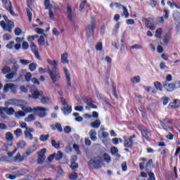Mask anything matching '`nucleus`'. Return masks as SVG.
<instances>
[{
  "mask_svg": "<svg viewBox=\"0 0 180 180\" xmlns=\"http://www.w3.org/2000/svg\"><path fill=\"white\" fill-rule=\"evenodd\" d=\"M88 165L92 169H99V168H102V158L99 157L93 158L89 161Z\"/></svg>",
  "mask_w": 180,
  "mask_h": 180,
  "instance_id": "obj_1",
  "label": "nucleus"
},
{
  "mask_svg": "<svg viewBox=\"0 0 180 180\" xmlns=\"http://www.w3.org/2000/svg\"><path fill=\"white\" fill-rule=\"evenodd\" d=\"M96 27V19L95 18H91V22L90 25H89L86 29V36L89 39L92 36H94V30Z\"/></svg>",
  "mask_w": 180,
  "mask_h": 180,
  "instance_id": "obj_2",
  "label": "nucleus"
},
{
  "mask_svg": "<svg viewBox=\"0 0 180 180\" xmlns=\"http://www.w3.org/2000/svg\"><path fill=\"white\" fill-rule=\"evenodd\" d=\"M47 72H49L51 81L53 82V84H56V82H58V81L61 78V76L60 75V72L58 70H51L50 68H47Z\"/></svg>",
  "mask_w": 180,
  "mask_h": 180,
  "instance_id": "obj_3",
  "label": "nucleus"
},
{
  "mask_svg": "<svg viewBox=\"0 0 180 180\" xmlns=\"http://www.w3.org/2000/svg\"><path fill=\"white\" fill-rule=\"evenodd\" d=\"M11 91V94H16L18 92V86L12 83H7L4 85L3 89L4 94H8Z\"/></svg>",
  "mask_w": 180,
  "mask_h": 180,
  "instance_id": "obj_4",
  "label": "nucleus"
},
{
  "mask_svg": "<svg viewBox=\"0 0 180 180\" xmlns=\"http://www.w3.org/2000/svg\"><path fill=\"white\" fill-rule=\"evenodd\" d=\"M0 25L3 30H4V32H9V33H11V32H12V29L15 27V25L12 21H8L7 22V25L6 22H5V21H1Z\"/></svg>",
  "mask_w": 180,
  "mask_h": 180,
  "instance_id": "obj_5",
  "label": "nucleus"
},
{
  "mask_svg": "<svg viewBox=\"0 0 180 180\" xmlns=\"http://www.w3.org/2000/svg\"><path fill=\"white\" fill-rule=\"evenodd\" d=\"M60 101L62 102V105H64V107L62 108V110L63 111L64 115H70V113L72 112V108L70 105H68V103L65 99L60 98Z\"/></svg>",
  "mask_w": 180,
  "mask_h": 180,
  "instance_id": "obj_6",
  "label": "nucleus"
},
{
  "mask_svg": "<svg viewBox=\"0 0 180 180\" xmlns=\"http://www.w3.org/2000/svg\"><path fill=\"white\" fill-rule=\"evenodd\" d=\"M46 148H42L38 152L37 164L41 165L46 161Z\"/></svg>",
  "mask_w": 180,
  "mask_h": 180,
  "instance_id": "obj_7",
  "label": "nucleus"
},
{
  "mask_svg": "<svg viewBox=\"0 0 180 180\" xmlns=\"http://www.w3.org/2000/svg\"><path fill=\"white\" fill-rule=\"evenodd\" d=\"M33 112H37L39 117H44L46 116V112H49V108L44 107H34Z\"/></svg>",
  "mask_w": 180,
  "mask_h": 180,
  "instance_id": "obj_8",
  "label": "nucleus"
},
{
  "mask_svg": "<svg viewBox=\"0 0 180 180\" xmlns=\"http://www.w3.org/2000/svg\"><path fill=\"white\" fill-rule=\"evenodd\" d=\"M3 2V8H5L6 11H8L12 15V16H15V12H13V10L12 8V4L9 0H1Z\"/></svg>",
  "mask_w": 180,
  "mask_h": 180,
  "instance_id": "obj_9",
  "label": "nucleus"
},
{
  "mask_svg": "<svg viewBox=\"0 0 180 180\" xmlns=\"http://www.w3.org/2000/svg\"><path fill=\"white\" fill-rule=\"evenodd\" d=\"M139 131L141 133V136L142 137H144L146 139V140H150V136H151V133L150 132V131L147 129V127H139Z\"/></svg>",
  "mask_w": 180,
  "mask_h": 180,
  "instance_id": "obj_10",
  "label": "nucleus"
},
{
  "mask_svg": "<svg viewBox=\"0 0 180 180\" xmlns=\"http://www.w3.org/2000/svg\"><path fill=\"white\" fill-rule=\"evenodd\" d=\"M163 86L167 92H174L176 88L175 83H168L167 82L163 83Z\"/></svg>",
  "mask_w": 180,
  "mask_h": 180,
  "instance_id": "obj_11",
  "label": "nucleus"
},
{
  "mask_svg": "<svg viewBox=\"0 0 180 180\" xmlns=\"http://www.w3.org/2000/svg\"><path fill=\"white\" fill-rule=\"evenodd\" d=\"M77 158L76 155L72 156L70 160V168L72 171H77V169H78V163H77Z\"/></svg>",
  "mask_w": 180,
  "mask_h": 180,
  "instance_id": "obj_12",
  "label": "nucleus"
},
{
  "mask_svg": "<svg viewBox=\"0 0 180 180\" xmlns=\"http://www.w3.org/2000/svg\"><path fill=\"white\" fill-rule=\"evenodd\" d=\"M30 49L32 53H34L35 57L39 60V58H40V56L39 55V49H37V46H36V44H34L33 42H31Z\"/></svg>",
  "mask_w": 180,
  "mask_h": 180,
  "instance_id": "obj_13",
  "label": "nucleus"
},
{
  "mask_svg": "<svg viewBox=\"0 0 180 180\" xmlns=\"http://www.w3.org/2000/svg\"><path fill=\"white\" fill-rule=\"evenodd\" d=\"M34 131V129L33 128H27V130L25 131V136L26 139H29V140H33V133Z\"/></svg>",
  "mask_w": 180,
  "mask_h": 180,
  "instance_id": "obj_14",
  "label": "nucleus"
},
{
  "mask_svg": "<svg viewBox=\"0 0 180 180\" xmlns=\"http://www.w3.org/2000/svg\"><path fill=\"white\" fill-rule=\"evenodd\" d=\"M63 71L65 75L68 86H71V76L70 75V71H68V69H67L66 68L63 69Z\"/></svg>",
  "mask_w": 180,
  "mask_h": 180,
  "instance_id": "obj_15",
  "label": "nucleus"
},
{
  "mask_svg": "<svg viewBox=\"0 0 180 180\" xmlns=\"http://www.w3.org/2000/svg\"><path fill=\"white\" fill-rule=\"evenodd\" d=\"M74 18H75V15L72 13V10L71 9V7L68 8V19L71 22V23H74Z\"/></svg>",
  "mask_w": 180,
  "mask_h": 180,
  "instance_id": "obj_16",
  "label": "nucleus"
},
{
  "mask_svg": "<svg viewBox=\"0 0 180 180\" xmlns=\"http://www.w3.org/2000/svg\"><path fill=\"white\" fill-rule=\"evenodd\" d=\"M43 97V92L41 91L35 90L32 93V98L34 99H41Z\"/></svg>",
  "mask_w": 180,
  "mask_h": 180,
  "instance_id": "obj_17",
  "label": "nucleus"
},
{
  "mask_svg": "<svg viewBox=\"0 0 180 180\" xmlns=\"http://www.w3.org/2000/svg\"><path fill=\"white\" fill-rule=\"evenodd\" d=\"M47 63H48V64H50V65H51L53 67V68H52V70H51V71L58 70V68H57V67H58V64H57V61L48 59Z\"/></svg>",
  "mask_w": 180,
  "mask_h": 180,
  "instance_id": "obj_18",
  "label": "nucleus"
},
{
  "mask_svg": "<svg viewBox=\"0 0 180 180\" xmlns=\"http://www.w3.org/2000/svg\"><path fill=\"white\" fill-rule=\"evenodd\" d=\"M6 139L7 142H8L7 144L8 146H12V144L13 143V134L12 133H11V132H7L6 134Z\"/></svg>",
  "mask_w": 180,
  "mask_h": 180,
  "instance_id": "obj_19",
  "label": "nucleus"
},
{
  "mask_svg": "<svg viewBox=\"0 0 180 180\" xmlns=\"http://www.w3.org/2000/svg\"><path fill=\"white\" fill-rule=\"evenodd\" d=\"M89 135L92 141H96V140H98V137L96 136H97L96 130L95 129L90 130Z\"/></svg>",
  "mask_w": 180,
  "mask_h": 180,
  "instance_id": "obj_20",
  "label": "nucleus"
},
{
  "mask_svg": "<svg viewBox=\"0 0 180 180\" xmlns=\"http://www.w3.org/2000/svg\"><path fill=\"white\" fill-rule=\"evenodd\" d=\"M163 12L165 13L164 17H160L158 18L159 23H164V19H168L169 16V11L167 9H164Z\"/></svg>",
  "mask_w": 180,
  "mask_h": 180,
  "instance_id": "obj_21",
  "label": "nucleus"
},
{
  "mask_svg": "<svg viewBox=\"0 0 180 180\" xmlns=\"http://www.w3.org/2000/svg\"><path fill=\"white\" fill-rule=\"evenodd\" d=\"M16 103H18V100L16 99H10L5 102V107L8 108V106H16Z\"/></svg>",
  "mask_w": 180,
  "mask_h": 180,
  "instance_id": "obj_22",
  "label": "nucleus"
},
{
  "mask_svg": "<svg viewBox=\"0 0 180 180\" xmlns=\"http://www.w3.org/2000/svg\"><path fill=\"white\" fill-rule=\"evenodd\" d=\"M37 150V146L34 145L32 147H30L26 152H25V155L27 157H29V155H31V154H33Z\"/></svg>",
  "mask_w": 180,
  "mask_h": 180,
  "instance_id": "obj_23",
  "label": "nucleus"
},
{
  "mask_svg": "<svg viewBox=\"0 0 180 180\" xmlns=\"http://www.w3.org/2000/svg\"><path fill=\"white\" fill-rule=\"evenodd\" d=\"M98 107L94 103H92V99L89 98L87 100V106H86V109L87 110H91V109H96Z\"/></svg>",
  "mask_w": 180,
  "mask_h": 180,
  "instance_id": "obj_24",
  "label": "nucleus"
},
{
  "mask_svg": "<svg viewBox=\"0 0 180 180\" xmlns=\"http://www.w3.org/2000/svg\"><path fill=\"white\" fill-rule=\"evenodd\" d=\"M0 116L3 117V119H6L8 117L6 107H0Z\"/></svg>",
  "mask_w": 180,
  "mask_h": 180,
  "instance_id": "obj_25",
  "label": "nucleus"
},
{
  "mask_svg": "<svg viewBox=\"0 0 180 180\" xmlns=\"http://www.w3.org/2000/svg\"><path fill=\"white\" fill-rule=\"evenodd\" d=\"M124 147H127V148L131 147V146H133L132 139L129 138H124Z\"/></svg>",
  "mask_w": 180,
  "mask_h": 180,
  "instance_id": "obj_26",
  "label": "nucleus"
},
{
  "mask_svg": "<svg viewBox=\"0 0 180 180\" xmlns=\"http://www.w3.org/2000/svg\"><path fill=\"white\" fill-rule=\"evenodd\" d=\"M91 127H92V129H99V127H101V120H97L93 122H91L90 124Z\"/></svg>",
  "mask_w": 180,
  "mask_h": 180,
  "instance_id": "obj_27",
  "label": "nucleus"
},
{
  "mask_svg": "<svg viewBox=\"0 0 180 180\" xmlns=\"http://www.w3.org/2000/svg\"><path fill=\"white\" fill-rule=\"evenodd\" d=\"M101 136L103 139H108L109 137V133L104 131L103 129H100L98 131V137H100V139Z\"/></svg>",
  "mask_w": 180,
  "mask_h": 180,
  "instance_id": "obj_28",
  "label": "nucleus"
},
{
  "mask_svg": "<svg viewBox=\"0 0 180 180\" xmlns=\"http://www.w3.org/2000/svg\"><path fill=\"white\" fill-rule=\"evenodd\" d=\"M27 155H24L23 156L20 155V153H17L15 156V161H18V162H23L25 160V158H27Z\"/></svg>",
  "mask_w": 180,
  "mask_h": 180,
  "instance_id": "obj_29",
  "label": "nucleus"
},
{
  "mask_svg": "<svg viewBox=\"0 0 180 180\" xmlns=\"http://www.w3.org/2000/svg\"><path fill=\"white\" fill-rule=\"evenodd\" d=\"M68 53H64L62 56H61V61L63 63V64H68Z\"/></svg>",
  "mask_w": 180,
  "mask_h": 180,
  "instance_id": "obj_30",
  "label": "nucleus"
},
{
  "mask_svg": "<svg viewBox=\"0 0 180 180\" xmlns=\"http://www.w3.org/2000/svg\"><path fill=\"white\" fill-rule=\"evenodd\" d=\"M51 127L53 129V130H56V129H57V130H58L60 132L63 131V127H61V124L58 122L55 125H51Z\"/></svg>",
  "mask_w": 180,
  "mask_h": 180,
  "instance_id": "obj_31",
  "label": "nucleus"
},
{
  "mask_svg": "<svg viewBox=\"0 0 180 180\" xmlns=\"http://www.w3.org/2000/svg\"><path fill=\"white\" fill-rule=\"evenodd\" d=\"M6 112H7V115L8 116H12L13 115H15V109H13V108H12V107H11V108L6 107Z\"/></svg>",
  "mask_w": 180,
  "mask_h": 180,
  "instance_id": "obj_32",
  "label": "nucleus"
},
{
  "mask_svg": "<svg viewBox=\"0 0 180 180\" xmlns=\"http://www.w3.org/2000/svg\"><path fill=\"white\" fill-rule=\"evenodd\" d=\"M160 124H161L162 129L164 130H165L166 131H171L172 130V127H169L167 126L165 124V123H164V122H162V120H160Z\"/></svg>",
  "mask_w": 180,
  "mask_h": 180,
  "instance_id": "obj_33",
  "label": "nucleus"
},
{
  "mask_svg": "<svg viewBox=\"0 0 180 180\" xmlns=\"http://www.w3.org/2000/svg\"><path fill=\"white\" fill-rule=\"evenodd\" d=\"M151 168H153V160L150 159L148 160V162L146 165V172H148V171H150V169H151Z\"/></svg>",
  "mask_w": 180,
  "mask_h": 180,
  "instance_id": "obj_34",
  "label": "nucleus"
},
{
  "mask_svg": "<svg viewBox=\"0 0 180 180\" xmlns=\"http://www.w3.org/2000/svg\"><path fill=\"white\" fill-rule=\"evenodd\" d=\"M142 22H145L146 26H150V25H152L151 20H153V18H141Z\"/></svg>",
  "mask_w": 180,
  "mask_h": 180,
  "instance_id": "obj_35",
  "label": "nucleus"
},
{
  "mask_svg": "<svg viewBox=\"0 0 180 180\" xmlns=\"http://www.w3.org/2000/svg\"><path fill=\"white\" fill-rule=\"evenodd\" d=\"M36 120V116L32 114H30L25 119V122H34Z\"/></svg>",
  "mask_w": 180,
  "mask_h": 180,
  "instance_id": "obj_36",
  "label": "nucleus"
},
{
  "mask_svg": "<svg viewBox=\"0 0 180 180\" xmlns=\"http://www.w3.org/2000/svg\"><path fill=\"white\" fill-rule=\"evenodd\" d=\"M44 35H41L39 37L38 39V44H39V46H44V44H46V39H44Z\"/></svg>",
  "mask_w": 180,
  "mask_h": 180,
  "instance_id": "obj_37",
  "label": "nucleus"
},
{
  "mask_svg": "<svg viewBox=\"0 0 180 180\" xmlns=\"http://www.w3.org/2000/svg\"><path fill=\"white\" fill-rule=\"evenodd\" d=\"M140 81H141L140 76H134L131 79V82L133 84H139Z\"/></svg>",
  "mask_w": 180,
  "mask_h": 180,
  "instance_id": "obj_38",
  "label": "nucleus"
},
{
  "mask_svg": "<svg viewBox=\"0 0 180 180\" xmlns=\"http://www.w3.org/2000/svg\"><path fill=\"white\" fill-rule=\"evenodd\" d=\"M53 157H55L57 161H60L63 158V153L61 151H58L57 153H53Z\"/></svg>",
  "mask_w": 180,
  "mask_h": 180,
  "instance_id": "obj_39",
  "label": "nucleus"
},
{
  "mask_svg": "<svg viewBox=\"0 0 180 180\" xmlns=\"http://www.w3.org/2000/svg\"><path fill=\"white\" fill-rule=\"evenodd\" d=\"M21 108L22 110H23V112H25L26 113H32V112H33V109H32V108L27 107L26 105H22Z\"/></svg>",
  "mask_w": 180,
  "mask_h": 180,
  "instance_id": "obj_40",
  "label": "nucleus"
},
{
  "mask_svg": "<svg viewBox=\"0 0 180 180\" xmlns=\"http://www.w3.org/2000/svg\"><path fill=\"white\" fill-rule=\"evenodd\" d=\"M40 101H41V103H43L44 105H46V104H47V103H49L50 102V98L45 97L43 95L42 97H41Z\"/></svg>",
  "mask_w": 180,
  "mask_h": 180,
  "instance_id": "obj_41",
  "label": "nucleus"
},
{
  "mask_svg": "<svg viewBox=\"0 0 180 180\" xmlns=\"http://www.w3.org/2000/svg\"><path fill=\"white\" fill-rule=\"evenodd\" d=\"M37 67V64L34 63H30L29 64V70L30 71H31L32 72L36 71V68Z\"/></svg>",
  "mask_w": 180,
  "mask_h": 180,
  "instance_id": "obj_42",
  "label": "nucleus"
},
{
  "mask_svg": "<svg viewBox=\"0 0 180 180\" xmlns=\"http://www.w3.org/2000/svg\"><path fill=\"white\" fill-rule=\"evenodd\" d=\"M44 5L45 6V9L50 10L53 8V5L50 4V0H45Z\"/></svg>",
  "mask_w": 180,
  "mask_h": 180,
  "instance_id": "obj_43",
  "label": "nucleus"
},
{
  "mask_svg": "<svg viewBox=\"0 0 180 180\" xmlns=\"http://www.w3.org/2000/svg\"><path fill=\"white\" fill-rule=\"evenodd\" d=\"M14 115L15 117H25L26 116V114L22 110L15 112Z\"/></svg>",
  "mask_w": 180,
  "mask_h": 180,
  "instance_id": "obj_44",
  "label": "nucleus"
},
{
  "mask_svg": "<svg viewBox=\"0 0 180 180\" xmlns=\"http://www.w3.org/2000/svg\"><path fill=\"white\" fill-rule=\"evenodd\" d=\"M154 86L158 89V91H162V84H161L159 82H154Z\"/></svg>",
  "mask_w": 180,
  "mask_h": 180,
  "instance_id": "obj_45",
  "label": "nucleus"
},
{
  "mask_svg": "<svg viewBox=\"0 0 180 180\" xmlns=\"http://www.w3.org/2000/svg\"><path fill=\"white\" fill-rule=\"evenodd\" d=\"M20 63L22 64V65L27 66L30 64V63H32V61L26 59H20Z\"/></svg>",
  "mask_w": 180,
  "mask_h": 180,
  "instance_id": "obj_46",
  "label": "nucleus"
},
{
  "mask_svg": "<svg viewBox=\"0 0 180 180\" xmlns=\"http://www.w3.org/2000/svg\"><path fill=\"white\" fill-rule=\"evenodd\" d=\"M69 179L71 180H75L77 178H78V174H77L75 172H72L71 174H69Z\"/></svg>",
  "mask_w": 180,
  "mask_h": 180,
  "instance_id": "obj_47",
  "label": "nucleus"
},
{
  "mask_svg": "<svg viewBox=\"0 0 180 180\" xmlns=\"http://www.w3.org/2000/svg\"><path fill=\"white\" fill-rule=\"evenodd\" d=\"M173 17H174V20H176V22H178V20H180L179 11H174V13L173 14Z\"/></svg>",
  "mask_w": 180,
  "mask_h": 180,
  "instance_id": "obj_48",
  "label": "nucleus"
},
{
  "mask_svg": "<svg viewBox=\"0 0 180 180\" xmlns=\"http://www.w3.org/2000/svg\"><path fill=\"white\" fill-rule=\"evenodd\" d=\"M73 116H75L76 122H82L83 120L82 117L79 116L78 112L73 113Z\"/></svg>",
  "mask_w": 180,
  "mask_h": 180,
  "instance_id": "obj_49",
  "label": "nucleus"
},
{
  "mask_svg": "<svg viewBox=\"0 0 180 180\" xmlns=\"http://www.w3.org/2000/svg\"><path fill=\"white\" fill-rule=\"evenodd\" d=\"M14 134L16 137H20L23 134V131L20 129H17L14 131Z\"/></svg>",
  "mask_w": 180,
  "mask_h": 180,
  "instance_id": "obj_50",
  "label": "nucleus"
},
{
  "mask_svg": "<svg viewBox=\"0 0 180 180\" xmlns=\"http://www.w3.org/2000/svg\"><path fill=\"white\" fill-rule=\"evenodd\" d=\"M167 5L172 8V9H174V8H176L177 9H179V6H178L175 3L171 2L169 1H167Z\"/></svg>",
  "mask_w": 180,
  "mask_h": 180,
  "instance_id": "obj_51",
  "label": "nucleus"
},
{
  "mask_svg": "<svg viewBox=\"0 0 180 180\" xmlns=\"http://www.w3.org/2000/svg\"><path fill=\"white\" fill-rule=\"evenodd\" d=\"M25 78L27 82H30V81H32V73L27 72L25 75Z\"/></svg>",
  "mask_w": 180,
  "mask_h": 180,
  "instance_id": "obj_52",
  "label": "nucleus"
},
{
  "mask_svg": "<svg viewBox=\"0 0 180 180\" xmlns=\"http://www.w3.org/2000/svg\"><path fill=\"white\" fill-rule=\"evenodd\" d=\"M49 137H50V136L49 134L41 135L40 137H39V140L41 141H47V140H49Z\"/></svg>",
  "mask_w": 180,
  "mask_h": 180,
  "instance_id": "obj_53",
  "label": "nucleus"
},
{
  "mask_svg": "<svg viewBox=\"0 0 180 180\" xmlns=\"http://www.w3.org/2000/svg\"><path fill=\"white\" fill-rule=\"evenodd\" d=\"M104 60H105V61H106V63H108V64L112 63V58H110V57H109V56H105V58L103 56H102L101 60L103 61Z\"/></svg>",
  "mask_w": 180,
  "mask_h": 180,
  "instance_id": "obj_54",
  "label": "nucleus"
},
{
  "mask_svg": "<svg viewBox=\"0 0 180 180\" xmlns=\"http://www.w3.org/2000/svg\"><path fill=\"white\" fill-rule=\"evenodd\" d=\"M119 27H120V25H119V23H117L115 27H114V29L112 30V34L116 35L117 34L118 32H119Z\"/></svg>",
  "mask_w": 180,
  "mask_h": 180,
  "instance_id": "obj_55",
  "label": "nucleus"
},
{
  "mask_svg": "<svg viewBox=\"0 0 180 180\" xmlns=\"http://www.w3.org/2000/svg\"><path fill=\"white\" fill-rule=\"evenodd\" d=\"M111 154L112 155H115V154H117L119 153V149L116 147H112L110 148Z\"/></svg>",
  "mask_w": 180,
  "mask_h": 180,
  "instance_id": "obj_56",
  "label": "nucleus"
},
{
  "mask_svg": "<svg viewBox=\"0 0 180 180\" xmlns=\"http://www.w3.org/2000/svg\"><path fill=\"white\" fill-rule=\"evenodd\" d=\"M27 15L29 18V22H32V18H33V14L32 13V11L29 8H27Z\"/></svg>",
  "mask_w": 180,
  "mask_h": 180,
  "instance_id": "obj_57",
  "label": "nucleus"
},
{
  "mask_svg": "<svg viewBox=\"0 0 180 180\" xmlns=\"http://www.w3.org/2000/svg\"><path fill=\"white\" fill-rule=\"evenodd\" d=\"M3 74H9L11 72V68L6 66L2 70Z\"/></svg>",
  "mask_w": 180,
  "mask_h": 180,
  "instance_id": "obj_58",
  "label": "nucleus"
},
{
  "mask_svg": "<svg viewBox=\"0 0 180 180\" xmlns=\"http://www.w3.org/2000/svg\"><path fill=\"white\" fill-rule=\"evenodd\" d=\"M15 75H16V73L11 72L6 76V78H7V79H12Z\"/></svg>",
  "mask_w": 180,
  "mask_h": 180,
  "instance_id": "obj_59",
  "label": "nucleus"
},
{
  "mask_svg": "<svg viewBox=\"0 0 180 180\" xmlns=\"http://www.w3.org/2000/svg\"><path fill=\"white\" fill-rule=\"evenodd\" d=\"M122 9H123V15L125 16V18H129V11H127V8L124 6Z\"/></svg>",
  "mask_w": 180,
  "mask_h": 180,
  "instance_id": "obj_60",
  "label": "nucleus"
},
{
  "mask_svg": "<svg viewBox=\"0 0 180 180\" xmlns=\"http://www.w3.org/2000/svg\"><path fill=\"white\" fill-rule=\"evenodd\" d=\"M155 33H156V34H155L156 37H157L158 39H161V33H162V30H161V28H158V29L156 30Z\"/></svg>",
  "mask_w": 180,
  "mask_h": 180,
  "instance_id": "obj_61",
  "label": "nucleus"
},
{
  "mask_svg": "<svg viewBox=\"0 0 180 180\" xmlns=\"http://www.w3.org/2000/svg\"><path fill=\"white\" fill-rule=\"evenodd\" d=\"M13 72H15L16 74V72L18 71V70H19V65H18V63H15L13 68Z\"/></svg>",
  "mask_w": 180,
  "mask_h": 180,
  "instance_id": "obj_62",
  "label": "nucleus"
},
{
  "mask_svg": "<svg viewBox=\"0 0 180 180\" xmlns=\"http://www.w3.org/2000/svg\"><path fill=\"white\" fill-rule=\"evenodd\" d=\"M103 158H104L105 161L107 162L108 163H109V162H110V161H112L110 156H109V155H108V154H104Z\"/></svg>",
  "mask_w": 180,
  "mask_h": 180,
  "instance_id": "obj_63",
  "label": "nucleus"
},
{
  "mask_svg": "<svg viewBox=\"0 0 180 180\" xmlns=\"http://www.w3.org/2000/svg\"><path fill=\"white\" fill-rule=\"evenodd\" d=\"M4 40L9 41L11 39H12V36L10 35V34H5L3 37Z\"/></svg>",
  "mask_w": 180,
  "mask_h": 180,
  "instance_id": "obj_64",
  "label": "nucleus"
}]
</instances>
